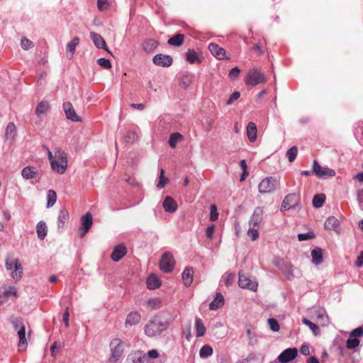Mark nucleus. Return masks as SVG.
Listing matches in <instances>:
<instances>
[{"label":"nucleus","instance_id":"nucleus-1","mask_svg":"<svg viewBox=\"0 0 363 363\" xmlns=\"http://www.w3.org/2000/svg\"><path fill=\"white\" fill-rule=\"evenodd\" d=\"M169 323L165 318L155 315L145 325L144 331L149 337H156L167 330Z\"/></svg>","mask_w":363,"mask_h":363},{"label":"nucleus","instance_id":"nucleus-2","mask_svg":"<svg viewBox=\"0 0 363 363\" xmlns=\"http://www.w3.org/2000/svg\"><path fill=\"white\" fill-rule=\"evenodd\" d=\"M47 150L52 169L58 174L65 173L67 167V154L60 148L54 150V155L48 148Z\"/></svg>","mask_w":363,"mask_h":363},{"label":"nucleus","instance_id":"nucleus-3","mask_svg":"<svg viewBox=\"0 0 363 363\" xmlns=\"http://www.w3.org/2000/svg\"><path fill=\"white\" fill-rule=\"evenodd\" d=\"M6 268L11 271V275L15 281H19L23 275V267L18 259L8 257L6 259Z\"/></svg>","mask_w":363,"mask_h":363},{"label":"nucleus","instance_id":"nucleus-4","mask_svg":"<svg viewBox=\"0 0 363 363\" xmlns=\"http://www.w3.org/2000/svg\"><path fill=\"white\" fill-rule=\"evenodd\" d=\"M111 356L109 361L112 363H116L121 357L123 351V342L119 338H114L110 342Z\"/></svg>","mask_w":363,"mask_h":363},{"label":"nucleus","instance_id":"nucleus-5","mask_svg":"<svg viewBox=\"0 0 363 363\" xmlns=\"http://www.w3.org/2000/svg\"><path fill=\"white\" fill-rule=\"evenodd\" d=\"M245 82L246 84L254 86L264 83L266 82V77L258 69H252L246 74Z\"/></svg>","mask_w":363,"mask_h":363},{"label":"nucleus","instance_id":"nucleus-6","mask_svg":"<svg viewBox=\"0 0 363 363\" xmlns=\"http://www.w3.org/2000/svg\"><path fill=\"white\" fill-rule=\"evenodd\" d=\"M279 184V182L277 178L269 177L264 179L259 183L258 189L261 194L272 193L276 189Z\"/></svg>","mask_w":363,"mask_h":363},{"label":"nucleus","instance_id":"nucleus-7","mask_svg":"<svg viewBox=\"0 0 363 363\" xmlns=\"http://www.w3.org/2000/svg\"><path fill=\"white\" fill-rule=\"evenodd\" d=\"M313 173L320 179L333 177L335 175L334 169L320 166L316 160H314L313 162Z\"/></svg>","mask_w":363,"mask_h":363},{"label":"nucleus","instance_id":"nucleus-8","mask_svg":"<svg viewBox=\"0 0 363 363\" xmlns=\"http://www.w3.org/2000/svg\"><path fill=\"white\" fill-rule=\"evenodd\" d=\"M174 259L170 252H165L162 256L160 261V268L165 273L172 271L174 267Z\"/></svg>","mask_w":363,"mask_h":363},{"label":"nucleus","instance_id":"nucleus-9","mask_svg":"<svg viewBox=\"0 0 363 363\" xmlns=\"http://www.w3.org/2000/svg\"><path fill=\"white\" fill-rule=\"evenodd\" d=\"M299 196L296 194H289L286 195L281 203V211L284 212L291 208H296L299 203Z\"/></svg>","mask_w":363,"mask_h":363},{"label":"nucleus","instance_id":"nucleus-10","mask_svg":"<svg viewBox=\"0 0 363 363\" xmlns=\"http://www.w3.org/2000/svg\"><path fill=\"white\" fill-rule=\"evenodd\" d=\"M238 284L239 286L242 289H250L252 291H256L257 290V282L250 279L248 277L242 272L239 273Z\"/></svg>","mask_w":363,"mask_h":363},{"label":"nucleus","instance_id":"nucleus-11","mask_svg":"<svg viewBox=\"0 0 363 363\" xmlns=\"http://www.w3.org/2000/svg\"><path fill=\"white\" fill-rule=\"evenodd\" d=\"M297 355L298 350L296 348H287L278 356L277 360L280 363H288L294 360Z\"/></svg>","mask_w":363,"mask_h":363},{"label":"nucleus","instance_id":"nucleus-12","mask_svg":"<svg viewBox=\"0 0 363 363\" xmlns=\"http://www.w3.org/2000/svg\"><path fill=\"white\" fill-rule=\"evenodd\" d=\"M92 225V216L90 213H86L82 217V225L79 229V235L84 237Z\"/></svg>","mask_w":363,"mask_h":363},{"label":"nucleus","instance_id":"nucleus-13","mask_svg":"<svg viewBox=\"0 0 363 363\" xmlns=\"http://www.w3.org/2000/svg\"><path fill=\"white\" fill-rule=\"evenodd\" d=\"M152 62L157 66L168 67L172 65L173 59L167 55L157 54L152 58Z\"/></svg>","mask_w":363,"mask_h":363},{"label":"nucleus","instance_id":"nucleus-14","mask_svg":"<svg viewBox=\"0 0 363 363\" xmlns=\"http://www.w3.org/2000/svg\"><path fill=\"white\" fill-rule=\"evenodd\" d=\"M315 320L323 326H327L329 324V317L326 311L323 308H318L314 310Z\"/></svg>","mask_w":363,"mask_h":363},{"label":"nucleus","instance_id":"nucleus-15","mask_svg":"<svg viewBox=\"0 0 363 363\" xmlns=\"http://www.w3.org/2000/svg\"><path fill=\"white\" fill-rule=\"evenodd\" d=\"M90 37L96 47H97L98 48L104 49L108 52L111 53L110 50L107 48L106 41L101 35L95 32H91Z\"/></svg>","mask_w":363,"mask_h":363},{"label":"nucleus","instance_id":"nucleus-16","mask_svg":"<svg viewBox=\"0 0 363 363\" xmlns=\"http://www.w3.org/2000/svg\"><path fill=\"white\" fill-rule=\"evenodd\" d=\"M63 108L65 112L66 116L68 119L72 121H80L81 119L74 111L72 105L69 102L63 104Z\"/></svg>","mask_w":363,"mask_h":363},{"label":"nucleus","instance_id":"nucleus-17","mask_svg":"<svg viewBox=\"0 0 363 363\" xmlns=\"http://www.w3.org/2000/svg\"><path fill=\"white\" fill-rule=\"evenodd\" d=\"M208 50L218 60H223L225 57V50L216 43H211L208 45Z\"/></svg>","mask_w":363,"mask_h":363},{"label":"nucleus","instance_id":"nucleus-18","mask_svg":"<svg viewBox=\"0 0 363 363\" xmlns=\"http://www.w3.org/2000/svg\"><path fill=\"white\" fill-rule=\"evenodd\" d=\"M18 337L19 338V343L18 345V349L19 352L24 351L28 345L27 340L26 338V326L22 325L17 332Z\"/></svg>","mask_w":363,"mask_h":363},{"label":"nucleus","instance_id":"nucleus-19","mask_svg":"<svg viewBox=\"0 0 363 363\" xmlns=\"http://www.w3.org/2000/svg\"><path fill=\"white\" fill-rule=\"evenodd\" d=\"M127 253V249L123 245H118L115 247L111 253V257L114 262L121 259Z\"/></svg>","mask_w":363,"mask_h":363},{"label":"nucleus","instance_id":"nucleus-20","mask_svg":"<svg viewBox=\"0 0 363 363\" xmlns=\"http://www.w3.org/2000/svg\"><path fill=\"white\" fill-rule=\"evenodd\" d=\"M140 320V313L137 311H132L128 314L125 321V326H133L139 323Z\"/></svg>","mask_w":363,"mask_h":363},{"label":"nucleus","instance_id":"nucleus-21","mask_svg":"<svg viewBox=\"0 0 363 363\" xmlns=\"http://www.w3.org/2000/svg\"><path fill=\"white\" fill-rule=\"evenodd\" d=\"M79 38L76 36L74 37L71 42L68 43L67 44V46H66V50H67V57L68 59H72L73 55H74V53L75 52V49H76V47L77 45L79 44Z\"/></svg>","mask_w":363,"mask_h":363},{"label":"nucleus","instance_id":"nucleus-22","mask_svg":"<svg viewBox=\"0 0 363 363\" xmlns=\"http://www.w3.org/2000/svg\"><path fill=\"white\" fill-rule=\"evenodd\" d=\"M224 301L223 296L217 292L214 300L209 304V308L213 311L217 310L224 305Z\"/></svg>","mask_w":363,"mask_h":363},{"label":"nucleus","instance_id":"nucleus-23","mask_svg":"<svg viewBox=\"0 0 363 363\" xmlns=\"http://www.w3.org/2000/svg\"><path fill=\"white\" fill-rule=\"evenodd\" d=\"M194 271L191 267H186L182 273V280L185 286H189L193 281Z\"/></svg>","mask_w":363,"mask_h":363},{"label":"nucleus","instance_id":"nucleus-24","mask_svg":"<svg viewBox=\"0 0 363 363\" xmlns=\"http://www.w3.org/2000/svg\"><path fill=\"white\" fill-rule=\"evenodd\" d=\"M69 216L67 210H60L57 218V227L58 228H64L65 225L69 222Z\"/></svg>","mask_w":363,"mask_h":363},{"label":"nucleus","instance_id":"nucleus-25","mask_svg":"<svg viewBox=\"0 0 363 363\" xmlns=\"http://www.w3.org/2000/svg\"><path fill=\"white\" fill-rule=\"evenodd\" d=\"M163 207L167 212L173 213L176 211L177 204L173 199L167 196L163 201Z\"/></svg>","mask_w":363,"mask_h":363},{"label":"nucleus","instance_id":"nucleus-26","mask_svg":"<svg viewBox=\"0 0 363 363\" xmlns=\"http://www.w3.org/2000/svg\"><path fill=\"white\" fill-rule=\"evenodd\" d=\"M340 225V221L335 216H330L325 221L324 227L327 230H336Z\"/></svg>","mask_w":363,"mask_h":363},{"label":"nucleus","instance_id":"nucleus-27","mask_svg":"<svg viewBox=\"0 0 363 363\" xmlns=\"http://www.w3.org/2000/svg\"><path fill=\"white\" fill-rule=\"evenodd\" d=\"M247 135L250 142H254L257 139V125L253 122H250L247 126Z\"/></svg>","mask_w":363,"mask_h":363},{"label":"nucleus","instance_id":"nucleus-28","mask_svg":"<svg viewBox=\"0 0 363 363\" xmlns=\"http://www.w3.org/2000/svg\"><path fill=\"white\" fill-rule=\"evenodd\" d=\"M142 46L144 51L152 52L158 46V42L154 39H147L143 43Z\"/></svg>","mask_w":363,"mask_h":363},{"label":"nucleus","instance_id":"nucleus-29","mask_svg":"<svg viewBox=\"0 0 363 363\" xmlns=\"http://www.w3.org/2000/svg\"><path fill=\"white\" fill-rule=\"evenodd\" d=\"M147 286L149 289L153 290L161 286L160 280L154 274L150 275L147 279Z\"/></svg>","mask_w":363,"mask_h":363},{"label":"nucleus","instance_id":"nucleus-30","mask_svg":"<svg viewBox=\"0 0 363 363\" xmlns=\"http://www.w3.org/2000/svg\"><path fill=\"white\" fill-rule=\"evenodd\" d=\"M38 172L35 168L31 166H27L22 169L21 175L26 179H30L35 177Z\"/></svg>","mask_w":363,"mask_h":363},{"label":"nucleus","instance_id":"nucleus-31","mask_svg":"<svg viewBox=\"0 0 363 363\" xmlns=\"http://www.w3.org/2000/svg\"><path fill=\"white\" fill-rule=\"evenodd\" d=\"M311 257L313 262L318 265L323 262V250L320 247H316L311 251Z\"/></svg>","mask_w":363,"mask_h":363},{"label":"nucleus","instance_id":"nucleus-32","mask_svg":"<svg viewBox=\"0 0 363 363\" xmlns=\"http://www.w3.org/2000/svg\"><path fill=\"white\" fill-rule=\"evenodd\" d=\"M16 135V126L12 122L7 125L5 132V136L7 140H14Z\"/></svg>","mask_w":363,"mask_h":363},{"label":"nucleus","instance_id":"nucleus-33","mask_svg":"<svg viewBox=\"0 0 363 363\" xmlns=\"http://www.w3.org/2000/svg\"><path fill=\"white\" fill-rule=\"evenodd\" d=\"M195 326L196 330V337H203L206 333V327L201 318H196L195 320Z\"/></svg>","mask_w":363,"mask_h":363},{"label":"nucleus","instance_id":"nucleus-34","mask_svg":"<svg viewBox=\"0 0 363 363\" xmlns=\"http://www.w3.org/2000/svg\"><path fill=\"white\" fill-rule=\"evenodd\" d=\"M38 237L40 240H43L47 235V226L45 222L40 221L36 226Z\"/></svg>","mask_w":363,"mask_h":363},{"label":"nucleus","instance_id":"nucleus-35","mask_svg":"<svg viewBox=\"0 0 363 363\" xmlns=\"http://www.w3.org/2000/svg\"><path fill=\"white\" fill-rule=\"evenodd\" d=\"M184 35L183 34L178 33L168 40V44L174 46H180L183 44Z\"/></svg>","mask_w":363,"mask_h":363},{"label":"nucleus","instance_id":"nucleus-36","mask_svg":"<svg viewBox=\"0 0 363 363\" xmlns=\"http://www.w3.org/2000/svg\"><path fill=\"white\" fill-rule=\"evenodd\" d=\"M50 108V105L47 101H41L39 103L35 108V113L38 116L45 113Z\"/></svg>","mask_w":363,"mask_h":363},{"label":"nucleus","instance_id":"nucleus-37","mask_svg":"<svg viewBox=\"0 0 363 363\" xmlns=\"http://www.w3.org/2000/svg\"><path fill=\"white\" fill-rule=\"evenodd\" d=\"M144 357V354L138 352L135 354L129 355L126 359V363H143V359Z\"/></svg>","mask_w":363,"mask_h":363},{"label":"nucleus","instance_id":"nucleus-38","mask_svg":"<svg viewBox=\"0 0 363 363\" xmlns=\"http://www.w3.org/2000/svg\"><path fill=\"white\" fill-rule=\"evenodd\" d=\"M183 140V135L179 133H172L169 139V143L171 147L174 148L178 142Z\"/></svg>","mask_w":363,"mask_h":363},{"label":"nucleus","instance_id":"nucleus-39","mask_svg":"<svg viewBox=\"0 0 363 363\" xmlns=\"http://www.w3.org/2000/svg\"><path fill=\"white\" fill-rule=\"evenodd\" d=\"M282 271L287 279H291L294 277V274L293 273L294 267L291 264H290V263L285 264L282 268Z\"/></svg>","mask_w":363,"mask_h":363},{"label":"nucleus","instance_id":"nucleus-40","mask_svg":"<svg viewBox=\"0 0 363 363\" xmlns=\"http://www.w3.org/2000/svg\"><path fill=\"white\" fill-rule=\"evenodd\" d=\"M186 60L193 64L194 62H200L198 55L194 49H189L186 53Z\"/></svg>","mask_w":363,"mask_h":363},{"label":"nucleus","instance_id":"nucleus-41","mask_svg":"<svg viewBox=\"0 0 363 363\" xmlns=\"http://www.w3.org/2000/svg\"><path fill=\"white\" fill-rule=\"evenodd\" d=\"M262 211L260 209H256L250 219V224L256 226L262 220Z\"/></svg>","mask_w":363,"mask_h":363},{"label":"nucleus","instance_id":"nucleus-42","mask_svg":"<svg viewBox=\"0 0 363 363\" xmlns=\"http://www.w3.org/2000/svg\"><path fill=\"white\" fill-rule=\"evenodd\" d=\"M57 201V194L54 190H49L47 193V207L50 208L54 206Z\"/></svg>","mask_w":363,"mask_h":363},{"label":"nucleus","instance_id":"nucleus-43","mask_svg":"<svg viewBox=\"0 0 363 363\" xmlns=\"http://www.w3.org/2000/svg\"><path fill=\"white\" fill-rule=\"evenodd\" d=\"M325 201V195L323 194H316L313 199V205L315 208H320Z\"/></svg>","mask_w":363,"mask_h":363},{"label":"nucleus","instance_id":"nucleus-44","mask_svg":"<svg viewBox=\"0 0 363 363\" xmlns=\"http://www.w3.org/2000/svg\"><path fill=\"white\" fill-rule=\"evenodd\" d=\"M302 323L307 325L312 330V332L315 336L319 334L320 330L316 324L313 323V322L310 321L306 318H302Z\"/></svg>","mask_w":363,"mask_h":363},{"label":"nucleus","instance_id":"nucleus-45","mask_svg":"<svg viewBox=\"0 0 363 363\" xmlns=\"http://www.w3.org/2000/svg\"><path fill=\"white\" fill-rule=\"evenodd\" d=\"M213 354V348L209 345H204L203 346L200 351L199 354L200 357L202 358H207L210 356H211Z\"/></svg>","mask_w":363,"mask_h":363},{"label":"nucleus","instance_id":"nucleus-46","mask_svg":"<svg viewBox=\"0 0 363 363\" xmlns=\"http://www.w3.org/2000/svg\"><path fill=\"white\" fill-rule=\"evenodd\" d=\"M298 154V148L296 146H293L286 152V156L290 162H292L296 159Z\"/></svg>","mask_w":363,"mask_h":363},{"label":"nucleus","instance_id":"nucleus-47","mask_svg":"<svg viewBox=\"0 0 363 363\" xmlns=\"http://www.w3.org/2000/svg\"><path fill=\"white\" fill-rule=\"evenodd\" d=\"M169 182L168 178L164 176V170L163 169H160V180L157 185L159 189L163 188Z\"/></svg>","mask_w":363,"mask_h":363},{"label":"nucleus","instance_id":"nucleus-48","mask_svg":"<svg viewBox=\"0 0 363 363\" xmlns=\"http://www.w3.org/2000/svg\"><path fill=\"white\" fill-rule=\"evenodd\" d=\"M138 135L135 132L128 131L125 136V141L127 143H133L138 140Z\"/></svg>","mask_w":363,"mask_h":363},{"label":"nucleus","instance_id":"nucleus-49","mask_svg":"<svg viewBox=\"0 0 363 363\" xmlns=\"http://www.w3.org/2000/svg\"><path fill=\"white\" fill-rule=\"evenodd\" d=\"M146 305L151 310L156 309L160 307V301L158 298L150 299L146 302Z\"/></svg>","mask_w":363,"mask_h":363},{"label":"nucleus","instance_id":"nucleus-50","mask_svg":"<svg viewBox=\"0 0 363 363\" xmlns=\"http://www.w3.org/2000/svg\"><path fill=\"white\" fill-rule=\"evenodd\" d=\"M268 324H269V326L270 329L272 331L277 332L280 329L279 324L277 320L275 319V318H269L268 319Z\"/></svg>","mask_w":363,"mask_h":363},{"label":"nucleus","instance_id":"nucleus-51","mask_svg":"<svg viewBox=\"0 0 363 363\" xmlns=\"http://www.w3.org/2000/svg\"><path fill=\"white\" fill-rule=\"evenodd\" d=\"M240 167L242 169V174L240 177V181H244L248 176L247 165L245 160L240 161Z\"/></svg>","mask_w":363,"mask_h":363},{"label":"nucleus","instance_id":"nucleus-52","mask_svg":"<svg viewBox=\"0 0 363 363\" xmlns=\"http://www.w3.org/2000/svg\"><path fill=\"white\" fill-rule=\"evenodd\" d=\"M359 345V340L357 338H349L346 342L348 349H355Z\"/></svg>","mask_w":363,"mask_h":363},{"label":"nucleus","instance_id":"nucleus-53","mask_svg":"<svg viewBox=\"0 0 363 363\" xmlns=\"http://www.w3.org/2000/svg\"><path fill=\"white\" fill-rule=\"evenodd\" d=\"M11 324H12V326L13 328V330L15 331H16V333L18 332V330H19V328H21V327L22 325H25L22 319L21 318H13L12 320H11Z\"/></svg>","mask_w":363,"mask_h":363},{"label":"nucleus","instance_id":"nucleus-54","mask_svg":"<svg viewBox=\"0 0 363 363\" xmlns=\"http://www.w3.org/2000/svg\"><path fill=\"white\" fill-rule=\"evenodd\" d=\"M21 45L23 49L28 50L34 46L32 41L26 38H23L21 41Z\"/></svg>","mask_w":363,"mask_h":363},{"label":"nucleus","instance_id":"nucleus-55","mask_svg":"<svg viewBox=\"0 0 363 363\" xmlns=\"http://www.w3.org/2000/svg\"><path fill=\"white\" fill-rule=\"evenodd\" d=\"M97 64L104 69L111 68V63L109 60L105 58H99L97 60Z\"/></svg>","mask_w":363,"mask_h":363},{"label":"nucleus","instance_id":"nucleus-56","mask_svg":"<svg viewBox=\"0 0 363 363\" xmlns=\"http://www.w3.org/2000/svg\"><path fill=\"white\" fill-rule=\"evenodd\" d=\"M315 238V235L312 232H309L307 233H301L298 235V239L299 241L308 240L311 239H313Z\"/></svg>","mask_w":363,"mask_h":363},{"label":"nucleus","instance_id":"nucleus-57","mask_svg":"<svg viewBox=\"0 0 363 363\" xmlns=\"http://www.w3.org/2000/svg\"><path fill=\"white\" fill-rule=\"evenodd\" d=\"M97 7L101 11H106L109 7V3L108 2V0H98Z\"/></svg>","mask_w":363,"mask_h":363},{"label":"nucleus","instance_id":"nucleus-58","mask_svg":"<svg viewBox=\"0 0 363 363\" xmlns=\"http://www.w3.org/2000/svg\"><path fill=\"white\" fill-rule=\"evenodd\" d=\"M211 211V215H210V219L212 221L216 220L218 219V213L217 211V208L215 205H211L210 207Z\"/></svg>","mask_w":363,"mask_h":363},{"label":"nucleus","instance_id":"nucleus-59","mask_svg":"<svg viewBox=\"0 0 363 363\" xmlns=\"http://www.w3.org/2000/svg\"><path fill=\"white\" fill-rule=\"evenodd\" d=\"M240 96V94L239 91H235L233 92L230 98L228 99V100L226 102V104L227 105H230V104H232L233 102H235V101H237Z\"/></svg>","mask_w":363,"mask_h":363},{"label":"nucleus","instance_id":"nucleus-60","mask_svg":"<svg viewBox=\"0 0 363 363\" xmlns=\"http://www.w3.org/2000/svg\"><path fill=\"white\" fill-rule=\"evenodd\" d=\"M350 337H357L363 336V328L358 327V328H355L350 333Z\"/></svg>","mask_w":363,"mask_h":363},{"label":"nucleus","instance_id":"nucleus-61","mask_svg":"<svg viewBox=\"0 0 363 363\" xmlns=\"http://www.w3.org/2000/svg\"><path fill=\"white\" fill-rule=\"evenodd\" d=\"M247 235L250 237L252 240H255L259 237L258 230L255 228H250L247 231Z\"/></svg>","mask_w":363,"mask_h":363},{"label":"nucleus","instance_id":"nucleus-62","mask_svg":"<svg viewBox=\"0 0 363 363\" xmlns=\"http://www.w3.org/2000/svg\"><path fill=\"white\" fill-rule=\"evenodd\" d=\"M214 231H215V225H211L208 226L206 230V235L207 238L209 239H212Z\"/></svg>","mask_w":363,"mask_h":363},{"label":"nucleus","instance_id":"nucleus-63","mask_svg":"<svg viewBox=\"0 0 363 363\" xmlns=\"http://www.w3.org/2000/svg\"><path fill=\"white\" fill-rule=\"evenodd\" d=\"M235 275L233 274L229 273L226 274L225 284L226 286L231 284L234 280Z\"/></svg>","mask_w":363,"mask_h":363},{"label":"nucleus","instance_id":"nucleus-64","mask_svg":"<svg viewBox=\"0 0 363 363\" xmlns=\"http://www.w3.org/2000/svg\"><path fill=\"white\" fill-rule=\"evenodd\" d=\"M355 264L358 267H361L363 266V251H362L359 255L357 257Z\"/></svg>","mask_w":363,"mask_h":363}]
</instances>
